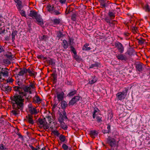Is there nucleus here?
Instances as JSON below:
<instances>
[{
  "label": "nucleus",
  "mask_w": 150,
  "mask_h": 150,
  "mask_svg": "<svg viewBox=\"0 0 150 150\" xmlns=\"http://www.w3.org/2000/svg\"><path fill=\"white\" fill-rule=\"evenodd\" d=\"M11 100L13 102V108L14 110H12L11 112L16 116H17L19 113L20 111L22 110L23 108V102L24 100L23 98V96L19 95H15L12 98Z\"/></svg>",
  "instance_id": "1"
},
{
  "label": "nucleus",
  "mask_w": 150,
  "mask_h": 150,
  "mask_svg": "<svg viewBox=\"0 0 150 150\" xmlns=\"http://www.w3.org/2000/svg\"><path fill=\"white\" fill-rule=\"evenodd\" d=\"M16 83L18 86H15L13 88L15 91H17L18 93L20 92L23 91H27L29 90V87H32V88H35V85L34 83H31L29 85H25L20 81H18L16 82Z\"/></svg>",
  "instance_id": "2"
},
{
  "label": "nucleus",
  "mask_w": 150,
  "mask_h": 150,
  "mask_svg": "<svg viewBox=\"0 0 150 150\" xmlns=\"http://www.w3.org/2000/svg\"><path fill=\"white\" fill-rule=\"evenodd\" d=\"M119 140H117L116 137L115 136H108L106 139V143L111 148H114L117 149L118 146Z\"/></svg>",
  "instance_id": "3"
},
{
  "label": "nucleus",
  "mask_w": 150,
  "mask_h": 150,
  "mask_svg": "<svg viewBox=\"0 0 150 150\" xmlns=\"http://www.w3.org/2000/svg\"><path fill=\"white\" fill-rule=\"evenodd\" d=\"M33 89L32 87H29V90H28L27 91H23L22 92H20V93H19L18 94H20L19 95L21 96H24L25 97V99H26L27 101H28L31 99L32 98V96L30 95V94L32 93V89ZM15 95H18V94H15Z\"/></svg>",
  "instance_id": "4"
},
{
  "label": "nucleus",
  "mask_w": 150,
  "mask_h": 150,
  "mask_svg": "<svg viewBox=\"0 0 150 150\" xmlns=\"http://www.w3.org/2000/svg\"><path fill=\"white\" fill-rule=\"evenodd\" d=\"M115 45L118 50V52L120 54H122L124 52V48L123 45L120 42H117L115 43Z\"/></svg>",
  "instance_id": "5"
},
{
  "label": "nucleus",
  "mask_w": 150,
  "mask_h": 150,
  "mask_svg": "<svg viewBox=\"0 0 150 150\" xmlns=\"http://www.w3.org/2000/svg\"><path fill=\"white\" fill-rule=\"evenodd\" d=\"M127 95L125 91L120 92L117 93L116 96L120 100L124 99Z\"/></svg>",
  "instance_id": "6"
},
{
  "label": "nucleus",
  "mask_w": 150,
  "mask_h": 150,
  "mask_svg": "<svg viewBox=\"0 0 150 150\" xmlns=\"http://www.w3.org/2000/svg\"><path fill=\"white\" fill-rule=\"evenodd\" d=\"M80 98V97L79 96H74L69 102L68 103L69 105L70 106L74 105L77 101L79 100Z\"/></svg>",
  "instance_id": "7"
},
{
  "label": "nucleus",
  "mask_w": 150,
  "mask_h": 150,
  "mask_svg": "<svg viewBox=\"0 0 150 150\" xmlns=\"http://www.w3.org/2000/svg\"><path fill=\"white\" fill-rule=\"evenodd\" d=\"M116 57L118 59L122 61H126L128 59L127 57L125 55L122 54H118L117 55L116 54Z\"/></svg>",
  "instance_id": "8"
},
{
  "label": "nucleus",
  "mask_w": 150,
  "mask_h": 150,
  "mask_svg": "<svg viewBox=\"0 0 150 150\" xmlns=\"http://www.w3.org/2000/svg\"><path fill=\"white\" fill-rule=\"evenodd\" d=\"M35 18L38 24L41 26L43 25V20L40 15L38 14Z\"/></svg>",
  "instance_id": "9"
},
{
  "label": "nucleus",
  "mask_w": 150,
  "mask_h": 150,
  "mask_svg": "<svg viewBox=\"0 0 150 150\" xmlns=\"http://www.w3.org/2000/svg\"><path fill=\"white\" fill-rule=\"evenodd\" d=\"M1 89L2 90L5 91L6 92H10L11 90V87L9 86L6 85V84L3 85Z\"/></svg>",
  "instance_id": "10"
},
{
  "label": "nucleus",
  "mask_w": 150,
  "mask_h": 150,
  "mask_svg": "<svg viewBox=\"0 0 150 150\" xmlns=\"http://www.w3.org/2000/svg\"><path fill=\"white\" fill-rule=\"evenodd\" d=\"M7 70H8L6 68H2L0 71V74H2L3 76H8V72Z\"/></svg>",
  "instance_id": "11"
},
{
  "label": "nucleus",
  "mask_w": 150,
  "mask_h": 150,
  "mask_svg": "<svg viewBox=\"0 0 150 150\" xmlns=\"http://www.w3.org/2000/svg\"><path fill=\"white\" fill-rule=\"evenodd\" d=\"M20 69V71H19L18 74H17L18 72H16V74L17 75V77H18V76H23L24 74L26 73V71H27L26 69L24 68L23 69Z\"/></svg>",
  "instance_id": "12"
},
{
  "label": "nucleus",
  "mask_w": 150,
  "mask_h": 150,
  "mask_svg": "<svg viewBox=\"0 0 150 150\" xmlns=\"http://www.w3.org/2000/svg\"><path fill=\"white\" fill-rule=\"evenodd\" d=\"M38 123L41 125H42V126L44 125H45L46 124H47V122L45 117L43 119L39 118L38 119Z\"/></svg>",
  "instance_id": "13"
},
{
  "label": "nucleus",
  "mask_w": 150,
  "mask_h": 150,
  "mask_svg": "<svg viewBox=\"0 0 150 150\" xmlns=\"http://www.w3.org/2000/svg\"><path fill=\"white\" fill-rule=\"evenodd\" d=\"M29 112L31 114L36 115L38 113V112L36 108H33L32 107L30 106L29 107Z\"/></svg>",
  "instance_id": "14"
},
{
  "label": "nucleus",
  "mask_w": 150,
  "mask_h": 150,
  "mask_svg": "<svg viewBox=\"0 0 150 150\" xmlns=\"http://www.w3.org/2000/svg\"><path fill=\"white\" fill-rule=\"evenodd\" d=\"M97 80V79L95 76H92L91 79H90L88 80V83L90 84H92L95 83Z\"/></svg>",
  "instance_id": "15"
},
{
  "label": "nucleus",
  "mask_w": 150,
  "mask_h": 150,
  "mask_svg": "<svg viewBox=\"0 0 150 150\" xmlns=\"http://www.w3.org/2000/svg\"><path fill=\"white\" fill-rule=\"evenodd\" d=\"M64 93L62 92L61 93H59L57 92V97L59 101H62L64 98Z\"/></svg>",
  "instance_id": "16"
},
{
  "label": "nucleus",
  "mask_w": 150,
  "mask_h": 150,
  "mask_svg": "<svg viewBox=\"0 0 150 150\" xmlns=\"http://www.w3.org/2000/svg\"><path fill=\"white\" fill-rule=\"evenodd\" d=\"M108 14L110 17L111 19L114 18L115 17V13L114 10H109Z\"/></svg>",
  "instance_id": "17"
},
{
  "label": "nucleus",
  "mask_w": 150,
  "mask_h": 150,
  "mask_svg": "<svg viewBox=\"0 0 150 150\" xmlns=\"http://www.w3.org/2000/svg\"><path fill=\"white\" fill-rule=\"evenodd\" d=\"M28 122L30 124H33L34 122L33 120V117L31 115H29L28 116H26Z\"/></svg>",
  "instance_id": "18"
},
{
  "label": "nucleus",
  "mask_w": 150,
  "mask_h": 150,
  "mask_svg": "<svg viewBox=\"0 0 150 150\" xmlns=\"http://www.w3.org/2000/svg\"><path fill=\"white\" fill-rule=\"evenodd\" d=\"M38 15L37 12L33 11H30L28 16L33 18H35Z\"/></svg>",
  "instance_id": "19"
},
{
  "label": "nucleus",
  "mask_w": 150,
  "mask_h": 150,
  "mask_svg": "<svg viewBox=\"0 0 150 150\" xmlns=\"http://www.w3.org/2000/svg\"><path fill=\"white\" fill-rule=\"evenodd\" d=\"M47 62L49 63V65H52V66H54L55 64V60L54 59L50 58L49 59L47 60Z\"/></svg>",
  "instance_id": "20"
},
{
  "label": "nucleus",
  "mask_w": 150,
  "mask_h": 150,
  "mask_svg": "<svg viewBox=\"0 0 150 150\" xmlns=\"http://www.w3.org/2000/svg\"><path fill=\"white\" fill-rule=\"evenodd\" d=\"M98 134V132L96 130H91L89 132V134L92 138H95V136H97Z\"/></svg>",
  "instance_id": "21"
},
{
  "label": "nucleus",
  "mask_w": 150,
  "mask_h": 150,
  "mask_svg": "<svg viewBox=\"0 0 150 150\" xmlns=\"http://www.w3.org/2000/svg\"><path fill=\"white\" fill-rule=\"evenodd\" d=\"M33 102L35 103H39L41 102L42 101L39 97L38 96H36L33 97Z\"/></svg>",
  "instance_id": "22"
},
{
  "label": "nucleus",
  "mask_w": 150,
  "mask_h": 150,
  "mask_svg": "<svg viewBox=\"0 0 150 150\" xmlns=\"http://www.w3.org/2000/svg\"><path fill=\"white\" fill-rule=\"evenodd\" d=\"M5 56L6 57L10 60H12L13 57V55H12L11 52H7Z\"/></svg>",
  "instance_id": "23"
},
{
  "label": "nucleus",
  "mask_w": 150,
  "mask_h": 150,
  "mask_svg": "<svg viewBox=\"0 0 150 150\" xmlns=\"http://www.w3.org/2000/svg\"><path fill=\"white\" fill-rule=\"evenodd\" d=\"M54 9V6L53 5H49L47 6V10L49 11L51 13H52Z\"/></svg>",
  "instance_id": "24"
},
{
  "label": "nucleus",
  "mask_w": 150,
  "mask_h": 150,
  "mask_svg": "<svg viewBox=\"0 0 150 150\" xmlns=\"http://www.w3.org/2000/svg\"><path fill=\"white\" fill-rule=\"evenodd\" d=\"M18 31L17 30H13L11 33L12 42H13L15 40V36L17 35Z\"/></svg>",
  "instance_id": "25"
},
{
  "label": "nucleus",
  "mask_w": 150,
  "mask_h": 150,
  "mask_svg": "<svg viewBox=\"0 0 150 150\" xmlns=\"http://www.w3.org/2000/svg\"><path fill=\"white\" fill-rule=\"evenodd\" d=\"M59 116L58 117V121L60 124L64 123V119L62 114L61 113H59Z\"/></svg>",
  "instance_id": "26"
},
{
  "label": "nucleus",
  "mask_w": 150,
  "mask_h": 150,
  "mask_svg": "<svg viewBox=\"0 0 150 150\" xmlns=\"http://www.w3.org/2000/svg\"><path fill=\"white\" fill-rule=\"evenodd\" d=\"M68 106V104L65 101H62L61 103V106L62 108L64 109Z\"/></svg>",
  "instance_id": "27"
},
{
  "label": "nucleus",
  "mask_w": 150,
  "mask_h": 150,
  "mask_svg": "<svg viewBox=\"0 0 150 150\" xmlns=\"http://www.w3.org/2000/svg\"><path fill=\"white\" fill-rule=\"evenodd\" d=\"M106 0H102L99 1L100 2V6L102 7H105L107 6V3L106 2Z\"/></svg>",
  "instance_id": "28"
},
{
  "label": "nucleus",
  "mask_w": 150,
  "mask_h": 150,
  "mask_svg": "<svg viewBox=\"0 0 150 150\" xmlns=\"http://www.w3.org/2000/svg\"><path fill=\"white\" fill-rule=\"evenodd\" d=\"M89 45V44H85L83 45V46L82 48V50H86V51L90 50L91 49V48L90 47H88Z\"/></svg>",
  "instance_id": "29"
},
{
  "label": "nucleus",
  "mask_w": 150,
  "mask_h": 150,
  "mask_svg": "<svg viewBox=\"0 0 150 150\" xmlns=\"http://www.w3.org/2000/svg\"><path fill=\"white\" fill-rule=\"evenodd\" d=\"M15 2H16L18 8H21L22 7V6L21 5V0H14Z\"/></svg>",
  "instance_id": "30"
},
{
  "label": "nucleus",
  "mask_w": 150,
  "mask_h": 150,
  "mask_svg": "<svg viewBox=\"0 0 150 150\" xmlns=\"http://www.w3.org/2000/svg\"><path fill=\"white\" fill-rule=\"evenodd\" d=\"M56 35L57 37L59 39L64 36V35L60 31H57Z\"/></svg>",
  "instance_id": "31"
},
{
  "label": "nucleus",
  "mask_w": 150,
  "mask_h": 150,
  "mask_svg": "<svg viewBox=\"0 0 150 150\" xmlns=\"http://www.w3.org/2000/svg\"><path fill=\"white\" fill-rule=\"evenodd\" d=\"M100 64L98 62H95L94 64L91 65L89 68H92L95 67H97L100 66Z\"/></svg>",
  "instance_id": "32"
},
{
  "label": "nucleus",
  "mask_w": 150,
  "mask_h": 150,
  "mask_svg": "<svg viewBox=\"0 0 150 150\" xmlns=\"http://www.w3.org/2000/svg\"><path fill=\"white\" fill-rule=\"evenodd\" d=\"M136 68L138 71H142V67L141 64H137L136 65Z\"/></svg>",
  "instance_id": "33"
},
{
  "label": "nucleus",
  "mask_w": 150,
  "mask_h": 150,
  "mask_svg": "<svg viewBox=\"0 0 150 150\" xmlns=\"http://www.w3.org/2000/svg\"><path fill=\"white\" fill-rule=\"evenodd\" d=\"M18 8V9L19 10V12L21 14V15L22 16H24L25 17H26V15L25 14V12L23 10H21V8Z\"/></svg>",
  "instance_id": "34"
},
{
  "label": "nucleus",
  "mask_w": 150,
  "mask_h": 150,
  "mask_svg": "<svg viewBox=\"0 0 150 150\" xmlns=\"http://www.w3.org/2000/svg\"><path fill=\"white\" fill-rule=\"evenodd\" d=\"M59 140L61 141L60 142L61 143H62V142H64L66 139L65 137L64 136L62 135V134H61L60 135L59 137Z\"/></svg>",
  "instance_id": "35"
},
{
  "label": "nucleus",
  "mask_w": 150,
  "mask_h": 150,
  "mask_svg": "<svg viewBox=\"0 0 150 150\" xmlns=\"http://www.w3.org/2000/svg\"><path fill=\"white\" fill-rule=\"evenodd\" d=\"M77 91L76 90H74L69 92L67 95V96H71L75 95Z\"/></svg>",
  "instance_id": "36"
},
{
  "label": "nucleus",
  "mask_w": 150,
  "mask_h": 150,
  "mask_svg": "<svg viewBox=\"0 0 150 150\" xmlns=\"http://www.w3.org/2000/svg\"><path fill=\"white\" fill-rule=\"evenodd\" d=\"M99 111V110L97 108H94V111L93 113V119H94L96 115V113L97 112Z\"/></svg>",
  "instance_id": "37"
},
{
  "label": "nucleus",
  "mask_w": 150,
  "mask_h": 150,
  "mask_svg": "<svg viewBox=\"0 0 150 150\" xmlns=\"http://www.w3.org/2000/svg\"><path fill=\"white\" fill-rule=\"evenodd\" d=\"M4 63L6 65H9L11 63L10 61L7 59H4L3 60Z\"/></svg>",
  "instance_id": "38"
},
{
  "label": "nucleus",
  "mask_w": 150,
  "mask_h": 150,
  "mask_svg": "<svg viewBox=\"0 0 150 150\" xmlns=\"http://www.w3.org/2000/svg\"><path fill=\"white\" fill-rule=\"evenodd\" d=\"M63 42L64 43L63 47L64 49H66L68 47V45L67 42L65 40H64Z\"/></svg>",
  "instance_id": "39"
},
{
  "label": "nucleus",
  "mask_w": 150,
  "mask_h": 150,
  "mask_svg": "<svg viewBox=\"0 0 150 150\" xmlns=\"http://www.w3.org/2000/svg\"><path fill=\"white\" fill-rule=\"evenodd\" d=\"M134 52V50L132 49H130L127 51V54L129 55H132Z\"/></svg>",
  "instance_id": "40"
},
{
  "label": "nucleus",
  "mask_w": 150,
  "mask_h": 150,
  "mask_svg": "<svg viewBox=\"0 0 150 150\" xmlns=\"http://www.w3.org/2000/svg\"><path fill=\"white\" fill-rule=\"evenodd\" d=\"M54 24H58L60 22V20L59 19H55L53 21Z\"/></svg>",
  "instance_id": "41"
},
{
  "label": "nucleus",
  "mask_w": 150,
  "mask_h": 150,
  "mask_svg": "<svg viewBox=\"0 0 150 150\" xmlns=\"http://www.w3.org/2000/svg\"><path fill=\"white\" fill-rule=\"evenodd\" d=\"M0 149L1 150H8V148L3 144H0Z\"/></svg>",
  "instance_id": "42"
},
{
  "label": "nucleus",
  "mask_w": 150,
  "mask_h": 150,
  "mask_svg": "<svg viewBox=\"0 0 150 150\" xmlns=\"http://www.w3.org/2000/svg\"><path fill=\"white\" fill-rule=\"evenodd\" d=\"M137 40L139 43L141 45L144 44L145 41V40L142 38H141L140 39H138Z\"/></svg>",
  "instance_id": "43"
},
{
  "label": "nucleus",
  "mask_w": 150,
  "mask_h": 150,
  "mask_svg": "<svg viewBox=\"0 0 150 150\" xmlns=\"http://www.w3.org/2000/svg\"><path fill=\"white\" fill-rule=\"evenodd\" d=\"M47 36L45 35H43L42 36H41V37L40 38V40H44L46 41L47 40Z\"/></svg>",
  "instance_id": "44"
},
{
  "label": "nucleus",
  "mask_w": 150,
  "mask_h": 150,
  "mask_svg": "<svg viewBox=\"0 0 150 150\" xmlns=\"http://www.w3.org/2000/svg\"><path fill=\"white\" fill-rule=\"evenodd\" d=\"M52 14H54L56 15H58L60 14V12H59L57 10H55V9L54 10V11L52 12Z\"/></svg>",
  "instance_id": "45"
},
{
  "label": "nucleus",
  "mask_w": 150,
  "mask_h": 150,
  "mask_svg": "<svg viewBox=\"0 0 150 150\" xmlns=\"http://www.w3.org/2000/svg\"><path fill=\"white\" fill-rule=\"evenodd\" d=\"M144 9L146 11L149 12L150 11V8L149 7V6L148 4H146L145 6Z\"/></svg>",
  "instance_id": "46"
},
{
  "label": "nucleus",
  "mask_w": 150,
  "mask_h": 150,
  "mask_svg": "<svg viewBox=\"0 0 150 150\" xmlns=\"http://www.w3.org/2000/svg\"><path fill=\"white\" fill-rule=\"evenodd\" d=\"M62 147L64 150H67L69 148L68 146L64 144L62 145Z\"/></svg>",
  "instance_id": "47"
},
{
  "label": "nucleus",
  "mask_w": 150,
  "mask_h": 150,
  "mask_svg": "<svg viewBox=\"0 0 150 150\" xmlns=\"http://www.w3.org/2000/svg\"><path fill=\"white\" fill-rule=\"evenodd\" d=\"M74 58L76 61H79L80 60V58L77 55V53L76 54H74L73 56Z\"/></svg>",
  "instance_id": "48"
},
{
  "label": "nucleus",
  "mask_w": 150,
  "mask_h": 150,
  "mask_svg": "<svg viewBox=\"0 0 150 150\" xmlns=\"http://www.w3.org/2000/svg\"><path fill=\"white\" fill-rule=\"evenodd\" d=\"M113 117V115L112 113H109L108 115V119L111 120Z\"/></svg>",
  "instance_id": "49"
},
{
  "label": "nucleus",
  "mask_w": 150,
  "mask_h": 150,
  "mask_svg": "<svg viewBox=\"0 0 150 150\" xmlns=\"http://www.w3.org/2000/svg\"><path fill=\"white\" fill-rule=\"evenodd\" d=\"M60 124L61 125V127L64 130L67 129V127L66 125H64V123H63Z\"/></svg>",
  "instance_id": "50"
},
{
  "label": "nucleus",
  "mask_w": 150,
  "mask_h": 150,
  "mask_svg": "<svg viewBox=\"0 0 150 150\" xmlns=\"http://www.w3.org/2000/svg\"><path fill=\"white\" fill-rule=\"evenodd\" d=\"M70 47L71 49V51L74 54H76L77 53L75 49L72 46H71Z\"/></svg>",
  "instance_id": "51"
},
{
  "label": "nucleus",
  "mask_w": 150,
  "mask_h": 150,
  "mask_svg": "<svg viewBox=\"0 0 150 150\" xmlns=\"http://www.w3.org/2000/svg\"><path fill=\"white\" fill-rule=\"evenodd\" d=\"M62 114H63L62 115L63 116V118H64L65 119H68L66 113L64 110L63 111Z\"/></svg>",
  "instance_id": "52"
},
{
  "label": "nucleus",
  "mask_w": 150,
  "mask_h": 150,
  "mask_svg": "<svg viewBox=\"0 0 150 150\" xmlns=\"http://www.w3.org/2000/svg\"><path fill=\"white\" fill-rule=\"evenodd\" d=\"M76 15L75 14H73L71 16V19L73 21H75L76 20Z\"/></svg>",
  "instance_id": "53"
},
{
  "label": "nucleus",
  "mask_w": 150,
  "mask_h": 150,
  "mask_svg": "<svg viewBox=\"0 0 150 150\" xmlns=\"http://www.w3.org/2000/svg\"><path fill=\"white\" fill-rule=\"evenodd\" d=\"M37 74L36 72H34L33 71H31L30 73H29V75L30 76H35Z\"/></svg>",
  "instance_id": "54"
},
{
  "label": "nucleus",
  "mask_w": 150,
  "mask_h": 150,
  "mask_svg": "<svg viewBox=\"0 0 150 150\" xmlns=\"http://www.w3.org/2000/svg\"><path fill=\"white\" fill-rule=\"evenodd\" d=\"M5 29L4 28L3 29L2 28H0V34H5Z\"/></svg>",
  "instance_id": "55"
},
{
  "label": "nucleus",
  "mask_w": 150,
  "mask_h": 150,
  "mask_svg": "<svg viewBox=\"0 0 150 150\" xmlns=\"http://www.w3.org/2000/svg\"><path fill=\"white\" fill-rule=\"evenodd\" d=\"M53 133L55 135L58 136L60 134L58 131H57L54 130L52 131Z\"/></svg>",
  "instance_id": "56"
},
{
  "label": "nucleus",
  "mask_w": 150,
  "mask_h": 150,
  "mask_svg": "<svg viewBox=\"0 0 150 150\" xmlns=\"http://www.w3.org/2000/svg\"><path fill=\"white\" fill-rule=\"evenodd\" d=\"M116 22V21L113 20L112 22L110 21V23H109V24L111 26H114L115 24V22Z\"/></svg>",
  "instance_id": "57"
},
{
  "label": "nucleus",
  "mask_w": 150,
  "mask_h": 150,
  "mask_svg": "<svg viewBox=\"0 0 150 150\" xmlns=\"http://www.w3.org/2000/svg\"><path fill=\"white\" fill-rule=\"evenodd\" d=\"M104 19L105 21L107 23H110V20L108 17H105Z\"/></svg>",
  "instance_id": "58"
},
{
  "label": "nucleus",
  "mask_w": 150,
  "mask_h": 150,
  "mask_svg": "<svg viewBox=\"0 0 150 150\" xmlns=\"http://www.w3.org/2000/svg\"><path fill=\"white\" fill-rule=\"evenodd\" d=\"M96 119L97 121L98 122H100L102 121L101 120V117H100L98 116L96 117Z\"/></svg>",
  "instance_id": "59"
},
{
  "label": "nucleus",
  "mask_w": 150,
  "mask_h": 150,
  "mask_svg": "<svg viewBox=\"0 0 150 150\" xmlns=\"http://www.w3.org/2000/svg\"><path fill=\"white\" fill-rule=\"evenodd\" d=\"M4 47L0 45V53L4 51Z\"/></svg>",
  "instance_id": "60"
},
{
  "label": "nucleus",
  "mask_w": 150,
  "mask_h": 150,
  "mask_svg": "<svg viewBox=\"0 0 150 150\" xmlns=\"http://www.w3.org/2000/svg\"><path fill=\"white\" fill-rule=\"evenodd\" d=\"M102 132L104 134H106V133H109V131H108L107 130H106L105 129H103L102 131Z\"/></svg>",
  "instance_id": "61"
},
{
  "label": "nucleus",
  "mask_w": 150,
  "mask_h": 150,
  "mask_svg": "<svg viewBox=\"0 0 150 150\" xmlns=\"http://www.w3.org/2000/svg\"><path fill=\"white\" fill-rule=\"evenodd\" d=\"M47 124H46L45 125H44L42 126V127H44V129H48L49 127V126Z\"/></svg>",
  "instance_id": "62"
},
{
  "label": "nucleus",
  "mask_w": 150,
  "mask_h": 150,
  "mask_svg": "<svg viewBox=\"0 0 150 150\" xmlns=\"http://www.w3.org/2000/svg\"><path fill=\"white\" fill-rule=\"evenodd\" d=\"M38 57L41 59H47V57H44L42 55H40L38 56Z\"/></svg>",
  "instance_id": "63"
},
{
  "label": "nucleus",
  "mask_w": 150,
  "mask_h": 150,
  "mask_svg": "<svg viewBox=\"0 0 150 150\" xmlns=\"http://www.w3.org/2000/svg\"><path fill=\"white\" fill-rule=\"evenodd\" d=\"M29 146L30 148L32 150H37V149L36 148H35L33 146L30 145H29Z\"/></svg>",
  "instance_id": "64"
}]
</instances>
